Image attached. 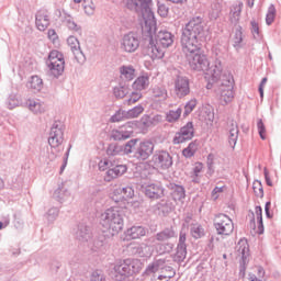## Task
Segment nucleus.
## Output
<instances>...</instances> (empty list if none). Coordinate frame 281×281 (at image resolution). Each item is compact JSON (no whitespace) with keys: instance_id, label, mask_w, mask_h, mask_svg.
<instances>
[{"instance_id":"f257e3e1","label":"nucleus","mask_w":281,"mask_h":281,"mask_svg":"<svg viewBox=\"0 0 281 281\" xmlns=\"http://www.w3.org/2000/svg\"><path fill=\"white\" fill-rule=\"evenodd\" d=\"M206 36L203 18L194 16L182 27L180 47L193 71H204L205 76H211L213 82H216L218 76L223 74V64L221 59L210 64L207 56L201 53V45L205 43Z\"/></svg>"},{"instance_id":"f03ea898","label":"nucleus","mask_w":281,"mask_h":281,"mask_svg":"<svg viewBox=\"0 0 281 281\" xmlns=\"http://www.w3.org/2000/svg\"><path fill=\"white\" fill-rule=\"evenodd\" d=\"M127 8L142 16V38L147 45V55L153 60L166 56V49L175 43V35L170 31L160 30L157 32V20L153 12V0H127Z\"/></svg>"},{"instance_id":"7ed1b4c3","label":"nucleus","mask_w":281,"mask_h":281,"mask_svg":"<svg viewBox=\"0 0 281 281\" xmlns=\"http://www.w3.org/2000/svg\"><path fill=\"white\" fill-rule=\"evenodd\" d=\"M100 225L108 236H116L124 229V211L117 206L106 209L100 215Z\"/></svg>"},{"instance_id":"20e7f679","label":"nucleus","mask_w":281,"mask_h":281,"mask_svg":"<svg viewBox=\"0 0 281 281\" xmlns=\"http://www.w3.org/2000/svg\"><path fill=\"white\" fill-rule=\"evenodd\" d=\"M155 153V143L149 139L132 138L124 145V155H132L137 161H146Z\"/></svg>"},{"instance_id":"39448f33","label":"nucleus","mask_w":281,"mask_h":281,"mask_svg":"<svg viewBox=\"0 0 281 281\" xmlns=\"http://www.w3.org/2000/svg\"><path fill=\"white\" fill-rule=\"evenodd\" d=\"M139 261L135 259H125L123 262L114 266V277L116 281H124L135 273H139Z\"/></svg>"},{"instance_id":"423d86ee","label":"nucleus","mask_w":281,"mask_h":281,"mask_svg":"<svg viewBox=\"0 0 281 281\" xmlns=\"http://www.w3.org/2000/svg\"><path fill=\"white\" fill-rule=\"evenodd\" d=\"M47 76L60 78L65 72V55L58 50H52L46 60Z\"/></svg>"},{"instance_id":"0eeeda50","label":"nucleus","mask_w":281,"mask_h":281,"mask_svg":"<svg viewBox=\"0 0 281 281\" xmlns=\"http://www.w3.org/2000/svg\"><path fill=\"white\" fill-rule=\"evenodd\" d=\"M213 225L220 236H229L234 232V222L223 213L214 216Z\"/></svg>"},{"instance_id":"6e6552de","label":"nucleus","mask_w":281,"mask_h":281,"mask_svg":"<svg viewBox=\"0 0 281 281\" xmlns=\"http://www.w3.org/2000/svg\"><path fill=\"white\" fill-rule=\"evenodd\" d=\"M218 92L221 100L225 102V104L234 100V77L232 75H222Z\"/></svg>"},{"instance_id":"1a4fd4ad","label":"nucleus","mask_w":281,"mask_h":281,"mask_svg":"<svg viewBox=\"0 0 281 281\" xmlns=\"http://www.w3.org/2000/svg\"><path fill=\"white\" fill-rule=\"evenodd\" d=\"M65 142V124L55 121L50 127L48 144L50 148H58Z\"/></svg>"},{"instance_id":"9d476101","label":"nucleus","mask_w":281,"mask_h":281,"mask_svg":"<svg viewBox=\"0 0 281 281\" xmlns=\"http://www.w3.org/2000/svg\"><path fill=\"white\" fill-rule=\"evenodd\" d=\"M151 162L156 168H160V170H168V168H172V156L167 150H156Z\"/></svg>"},{"instance_id":"9b49d317","label":"nucleus","mask_w":281,"mask_h":281,"mask_svg":"<svg viewBox=\"0 0 281 281\" xmlns=\"http://www.w3.org/2000/svg\"><path fill=\"white\" fill-rule=\"evenodd\" d=\"M121 47L127 54L137 52V49H139V36H137L134 32L125 34L122 38Z\"/></svg>"},{"instance_id":"f8f14e48","label":"nucleus","mask_w":281,"mask_h":281,"mask_svg":"<svg viewBox=\"0 0 281 281\" xmlns=\"http://www.w3.org/2000/svg\"><path fill=\"white\" fill-rule=\"evenodd\" d=\"M175 94L177 98H186L190 95V79L186 76L178 75L175 78Z\"/></svg>"},{"instance_id":"ddd939ff","label":"nucleus","mask_w":281,"mask_h":281,"mask_svg":"<svg viewBox=\"0 0 281 281\" xmlns=\"http://www.w3.org/2000/svg\"><path fill=\"white\" fill-rule=\"evenodd\" d=\"M192 137H194V123L188 122L179 132L176 133L172 143L183 144L184 142H190Z\"/></svg>"},{"instance_id":"4468645a","label":"nucleus","mask_w":281,"mask_h":281,"mask_svg":"<svg viewBox=\"0 0 281 281\" xmlns=\"http://www.w3.org/2000/svg\"><path fill=\"white\" fill-rule=\"evenodd\" d=\"M133 137V123L127 122L125 125L120 126L117 130H113L111 138L114 142H124L125 139H131Z\"/></svg>"},{"instance_id":"2eb2a0df","label":"nucleus","mask_w":281,"mask_h":281,"mask_svg":"<svg viewBox=\"0 0 281 281\" xmlns=\"http://www.w3.org/2000/svg\"><path fill=\"white\" fill-rule=\"evenodd\" d=\"M143 190H144V194L148 198V199H162V196H165V189L161 186V183L159 182H153L149 184H145L143 186Z\"/></svg>"},{"instance_id":"dca6fc26","label":"nucleus","mask_w":281,"mask_h":281,"mask_svg":"<svg viewBox=\"0 0 281 281\" xmlns=\"http://www.w3.org/2000/svg\"><path fill=\"white\" fill-rule=\"evenodd\" d=\"M172 238H177V231H175V227L170 226L149 238V243H155L156 240L158 243H168V240H172Z\"/></svg>"},{"instance_id":"f3484780","label":"nucleus","mask_w":281,"mask_h":281,"mask_svg":"<svg viewBox=\"0 0 281 281\" xmlns=\"http://www.w3.org/2000/svg\"><path fill=\"white\" fill-rule=\"evenodd\" d=\"M126 170H128L126 165H117L114 161V166L110 167L105 172L104 181H113V179H117V177L125 175Z\"/></svg>"},{"instance_id":"a211bd4d","label":"nucleus","mask_w":281,"mask_h":281,"mask_svg":"<svg viewBox=\"0 0 281 281\" xmlns=\"http://www.w3.org/2000/svg\"><path fill=\"white\" fill-rule=\"evenodd\" d=\"M49 12L47 10H40L35 15V25L40 32H45L49 27Z\"/></svg>"},{"instance_id":"6ab92c4d","label":"nucleus","mask_w":281,"mask_h":281,"mask_svg":"<svg viewBox=\"0 0 281 281\" xmlns=\"http://www.w3.org/2000/svg\"><path fill=\"white\" fill-rule=\"evenodd\" d=\"M75 237L77 240H80V243H89L91 240V227L85 223L78 224L75 231Z\"/></svg>"},{"instance_id":"aec40b11","label":"nucleus","mask_w":281,"mask_h":281,"mask_svg":"<svg viewBox=\"0 0 281 281\" xmlns=\"http://www.w3.org/2000/svg\"><path fill=\"white\" fill-rule=\"evenodd\" d=\"M148 234V229L144 226H132L126 231V237L132 240H136L137 238H142Z\"/></svg>"},{"instance_id":"412c9836","label":"nucleus","mask_w":281,"mask_h":281,"mask_svg":"<svg viewBox=\"0 0 281 281\" xmlns=\"http://www.w3.org/2000/svg\"><path fill=\"white\" fill-rule=\"evenodd\" d=\"M146 249H148L146 244H130L127 247L128 254L139 256V258H146Z\"/></svg>"},{"instance_id":"4be33fe9","label":"nucleus","mask_w":281,"mask_h":281,"mask_svg":"<svg viewBox=\"0 0 281 281\" xmlns=\"http://www.w3.org/2000/svg\"><path fill=\"white\" fill-rule=\"evenodd\" d=\"M168 188L171 190L173 201H183L186 199V188L183 186L170 183Z\"/></svg>"},{"instance_id":"5701e85b","label":"nucleus","mask_w":281,"mask_h":281,"mask_svg":"<svg viewBox=\"0 0 281 281\" xmlns=\"http://www.w3.org/2000/svg\"><path fill=\"white\" fill-rule=\"evenodd\" d=\"M243 2H238L237 4H233L229 12V21L232 25H236L240 21V14L243 12Z\"/></svg>"},{"instance_id":"b1692460","label":"nucleus","mask_w":281,"mask_h":281,"mask_svg":"<svg viewBox=\"0 0 281 281\" xmlns=\"http://www.w3.org/2000/svg\"><path fill=\"white\" fill-rule=\"evenodd\" d=\"M238 133H239L238 123H236L235 121H232L229 126L228 144L233 148H236V144L238 142Z\"/></svg>"},{"instance_id":"393cba45","label":"nucleus","mask_w":281,"mask_h":281,"mask_svg":"<svg viewBox=\"0 0 281 281\" xmlns=\"http://www.w3.org/2000/svg\"><path fill=\"white\" fill-rule=\"evenodd\" d=\"M26 105L35 115H38V113H45V106L38 99H29V101H26Z\"/></svg>"},{"instance_id":"a878e982","label":"nucleus","mask_w":281,"mask_h":281,"mask_svg":"<svg viewBox=\"0 0 281 281\" xmlns=\"http://www.w3.org/2000/svg\"><path fill=\"white\" fill-rule=\"evenodd\" d=\"M120 74L122 80H126L127 82L135 80V68L133 66H121Z\"/></svg>"},{"instance_id":"bb28decb","label":"nucleus","mask_w":281,"mask_h":281,"mask_svg":"<svg viewBox=\"0 0 281 281\" xmlns=\"http://www.w3.org/2000/svg\"><path fill=\"white\" fill-rule=\"evenodd\" d=\"M29 89L34 91V93H38V91L43 90V80L38 76H32L26 85Z\"/></svg>"},{"instance_id":"cd10ccee","label":"nucleus","mask_w":281,"mask_h":281,"mask_svg":"<svg viewBox=\"0 0 281 281\" xmlns=\"http://www.w3.org/2000/svg\"><path fill=\"white\" fill-rule=\"evenodd\" d=\"M53 196L54 199H57L59 203H66L71 199V193L67 189L59 187L57 190H55Z\"/></svg>"},{"instance_id":"c85d7f7f","label":"nucleus","mask_w":281,"mask_h":281,"mask_svg":"<svg viewBox=\"0 0 281 281\" xmlns=\"http://www.w3.org/2000/svg\"><path fill=\"white\" fill-rule=\"evenodd\" d=\"M237 251L241 256L243 262H247V257L249 256V244H247V239L239 240Z\"/></svg>"},{"instance_id":"c756f323","label":"nucleus","mask_w":281,"mask_h":281,"mask_svg":"<svg viewBox=\"0 0 281 281\" xmlns=\"http://www.w3.org/2000/svg\"><path fill=\"white\" fill-rule=\"evenodd\" d=\"M148 85H150L148 76H140L134 81L133 88L137 89L138 91H144Z\"/></svg>"},{"instance_id":"7c9ffc66","label":"nucleus","mask_w":281,"mask_h":281,"mask_svg":"<svg viewBox=\"0 0 281 281\" xmlns=\"http://www.w3.org/2000/svg\"><path fill=\"white\" fill-rule=\"evenodd\" d=\"M173 248H175V245L172 243L160 241L156 244V249L160 255L170 254V251H172Z\"/></svg>"},{"instance_id":"2f4dec72","label":"nucleus","mask_w":281,"mask_h":281,"mask_svg":"<svg viewBox=\"0 0 281 281\" xmlns=\"http://www.w3.org/2000/svg\"><path fill=\"white\" fill-rule=\"evenodd\" d=\"M114 97L122 100L128 95V86L120 83L113 89Z\"/></svg>"},{"instance_id":"473e14b6","label":"nucleus","mask_w":281,"mask_h":281,"mask_svg":"<svg viewBox=\"0 0 281 281\" xmlns=\"http://www.w3.org/2000/svg\"><path fill=\"white\" fill-rule=\"evenodd\" d=\"M191 236L195 239L203 238L205 236V229L201 224H192L190 227Z\"/></svg>"},{"instance_id":"72a5a7b5","label":"nucleus","mask_w":281,"mask_h":281,"mask_svg":"<svg viewBox=\"0 0 281 281\" xmlns=\"http://www.w3.org/2000/svg\"><path fill=\"white\" fill-rule=\"evenodd\" d=\"M121 153H124V146L115 143L110 144L106 149V155L109 157H116V155H120Z\"/></svg>"},{"instance_id":"f704fd0d","label":"nucleus","mask_w":281,"mask_h":281,"mask_svg":"<svg viewBox=\"0 0 281 281\" xmlns=\"http://www.w3.org/2000/svg\"><path fill=\"white\" fill-rule=\"evenodd\" d=\"M188 256V247L177 246V251L173 256L175 262H183Z\"/></svg>"},{"instance_id":"c9c22d12","label":"nucleus","mask_w":281,"mask_h":281,"mask_svg":"<svg viewBox=\"0 0 281 281\" xmlns=\"http://www.w3.org/2000/svg\"><path fill=\"white\" fill-rule=\"evenodd\" d=\"M142 113H144V106H142V105H136L133 109L125 111V115H126L127 120H133L135 117H139V115H142Z\"/></svg>"},{"instance_id":"e433bc0d","label":"nucleus","mask_w":281,"mask_h":281,"mask_svg":"<svg viewBox=\"0 0 281 281\" xmlns=\"http://www.w3.org/2000/svg\"><path fill=\"white\" fill-rule=\"evenodd\" d=\"M257 223H258V234H265V224L262 222V206L255 207Z\"/></svg>"},{"instance_id":"4c0bfd02","label":"nucleus","mask_w":281,"mask_h":281,"mask_svg":"<svg viewBox=\"0 0 281 281\" xmlns=\"http://www.w3.org/2000/svg\"><path fill=\"white\" fill-rule=\"evenodd\" d=\"M153 95L154 98H162V100H166V98H168V90H166L165 87L155 86L153 89Z\"/></svg>"},{"instance_id":"58836bf2","label":"nucleus","mask_w":281,"mask_h":281,"mask_svg":"<svg viewBox=\"0 0 281 281\" xmlns=\"http://www.w3.org/2000/svg\"><path fill=\"white\" fill-rule=\"evenodd\" d=\"M181 113H182L181 108H178L177 110H170L166 116L167 122H170V123L177 122V120L181 117Z\"/></svg>"},{"instance_id":"ea45409f","label":"nucleus","mask_w":281,"mask_h":281,"mask_svg":"<svg viewBox=\"0 0 281 281\" xmlns=\"http://www.w3.org/2000/svg\"><path fill=\"white\" fill-rule=\"evenodd\" d=\"M124 120H127L126 117V111L124 110H117L111 117L110 122L112 124H115V122H124Z\"/></svg>"},{"instance_id":"a19ab883","label":"nucleus","mask_w":281,"mask_h":281,"mask_svg":"<svg viewBox=\"0 0 281 281\" xmlns=\"http://www.w3.org/2000/svg\"><path fill=\"white\" fill-rule=\"evenodd\" d=\"M276 5L274 4H270L268 8V12L266 15V23L267 25H271L273 23V21H276Z\"/></svg>"},{"instance_id":"79ce46f5","label":"nucleus","mask_w":281,"mask_h":281,"mask_svg":"<svg viewBox=\"0 0 281 281\" xmlns=\"http://www.w3.org/2000/svg\"><path fill=\"white\" fill-rule=\"evenodd\" d=\"M252 190L255 192V195L259 199H262V196H265V189L262 188L261 181L255 180L252 183Z\"/></svg>"},{"instance_id":"37998d69","label":"nucleus","mask_w":281,"mask_h":281,"mask_svg":"<svg viewBox=\"0 0 281 281\" xmlns=\"http://www.w3.org/2000/svg\"><path fill=\"white\" fill-rule=\"evenodd\" d=\"M58 214H59L58 207H52L46 212L45 218L47 220L48 223H54V221L58 218Z\"/></svg>"},{"instance_id":"c03bdc74","label":"nucleus","mask_w":281,"mask_h":281,"mask_svg":"<svg viewBox=\"0 0 281 281\" xmlns=\"http://www.w3.org/2000/svg\"><path fill=\"white\" fill-rule=\"evenodd\" d=\"M201 172H203V162H196L195 166L193 167V183H199V177H201Z\"/></svg>"},{"instance_id":"a18cd8bd","label":"nucleus","mask_w":281,"mask_h":281,"mask_svg":"<svg viewBox=\"0 0 281 281\" xmlns=\"http://www.w3.org/2000/svg\"><path fill=\"white\" fill-rule=\"evenodd\" d=\"M113 166H115V160L104 158V159L100 160V162H99V170H101V171L110 170V168H113Z\"/></svg>"},{"instance_id":"49530a36","label":"nucleus","mask_w":281,"mask_h":281,"mask_svg":"<svg viewBox=\"0 0 281 281\" xmlns=\"http://www.w3.org/2000/svg\"><path fill=\"white\" fill-rule=\"evenodd\" d=\"M195 108H196V99H191L184 105L183 117H188V115H190V113H192V111H194Z\"/></svg>"},{"instance_id":"de8ad7c7","label":"nucleus","mask_w":281,"mask_h":281,"mask_svg":"<svg viewBox=\"0 0 281 281\" xmlns=\"http://www.w3.org/2000/svg\"><path fill=\"white\" fill-rule=\"evenodd\" d=\"M72 54L79 65H85V63H87V57L85 56V53H82V49L80 47L72 50Z\"/></svg>"},{"instance_id":"09e8293b","label":"nucleus","mask_w":281,"mask_h":281,"mask_svg":"<svg viewBox=\"0 0 281 281\" xmlns=\"http://www.w3.org/2000/svg\"><path fill=\"white\" fill-rule=\"evenodd\" d=\"M243 43V26H237L234 35V47H240Z\"/></svg>"},{"instance_id":"8fccbe9b","label":"nucleus","mask_w":281,"mask_h":281,"mask_svg":"<svg viewBox=\"0 0 281 281\" xmlns=\"http://www.w3.org/2000/svg\"><path fill=\"white\" fill-rule=\"evenodd\" d=\"M251 25V34L255 38V41H260V26L258 25V22H256L255 20H252L250 22Z\"/></svg>"},{"instance_id":"3c124183","label":"nucleus","mask_w":281,"mask_h":281,"mask_svg":"<svg viewBox=\"0 0 281 281\" xmlns=\"http://www.w3.org/2000/svg\"><path fill=\"white\" fill-rule=\"evenodd\" d=\"M121 194L123 199H133V196H135V191L133 190V187H123L121 189Z\"/></svg>"},{"instance_id":"603ef678","label":"nucleus","mask_w":281,"mask_h":281,"mask_svg":"<svg viewBox=\"0 0 281 281\" xmlns=\"http://www.w3.org/2000/svg\"><path fill=\"white\" fill-rule=\"evenodd\" d=\"M67 43H68L71 52H76V49L80 48V42L78 41V38H76V36H69L67 38Z\"/></svg>"},{"instance_id":"864d4df0","label":"nucleus","mask_w":281,"mask_h":281,"mask_svg":"<svg viewBox=\"0 0 281 281\" xmlns=\"http://www.w3.org/2000/svg\"><path fill=\"white\" fill-rule=\"evenodd\" d=\"M102 247H104V237L94 238L91 246L92 251H98Z\"/></svg>"},{"instance_id":"5fc2aeb1","label":"nucleus","mask_w":281,"mask_h":281,"mask_svg":"<svg viewBox=\"0 0 281 281\" xmlns=\"http://www.w3.org/2000/svg\"><path fill=\"white\" fill-rule=\"evenodd\" d=\"M257 128H258L259 137L261 139H267V136L265 135V133H267V127L265 126V123L262 122V119L258 120Z\"/></svg>"},{"instance_id":"6e6d98bb","label":"nucleus","mask_w":281,"mask_h":281,"mask_svg":"<svg viewBox=\"0 0 281 281\" xmlns=\"http://www.w3.org/2000/svg\"><path fill=\"white\" fill-rule=\"evenodd\" d=\"M5 106L7 109H16V106H19V100H16V97L11 95L5 101Z\"/></svg>"},{"instance_id":"4d7b16f0","label":"nucleus","mask_w":281,"mask_h":281,"mask_svg":"<svg viewBox=\"0 0 281 281\" xmlns=\"http://www.w3.org/2000/svg\"><path fill=\"white\" fill-rule=\"evenodd\" d=\"M66 25L68 30H74V32H80V26L71 19V16L66 18Z\"/></svg>"},{"instance_id":"13d9d810","label":"nucleus","mask_w":281,"mask_h":281,"mask_svg":"<svg viewBox=\"0 0 281 281\" xmlns=\"http://www.w3.org/2000/svg\"><path fill=\"white\" fill-rule=\"evenodd\" d=\"M206 77L209 78L206 89H212V87H214V85H216V87L221 86V79L223 78V76H221V74L218 75V79L216 81L212 80V76H206Z\"/></svg>"},{"instance_id":"bf43d9fd","label":"nucleus","mask_w":281,"mask_h":281,"mask_svg":"<svg viewBox=\"0 0 281 281\" xmlns=\"http://www.w3.org/2000/svg\"><path fill=\"white\" fill-rule=\"evenodd\" d=\"M168 11H169V9L166 4H164V3L158 4V14L160 16H162V18L168 16Z\"/></svg>"},{"instance_id":"052dcab7","label":"nucleus","mask_w":281,"mask_h":281,"mask_svg":"<svg viewBox=\"0 0 281 281\" xmlns=\"http://www.w3.org/2000/svg\"><path fill=\"white\" fill-rule=\"evenodd\" d=\"M90 281H106V279L101 272L94 271L90 277Z\"/></svg>"},{"instance_id":"680f3d73","label":"nucleus","mask_w":281,"mask_h":281,"mask_svg":"<svg viewBox=\"0 0 281 281\" xmlns=\"http://www.w3.org/2000/svg\"><path fill=\"white\" fill-rule=\"evenodd\" d=\"M157 267L155 266L154 261L151 263H149L146 269H145V276H150L153 273H157Z\"/></svg>"},{"instance_id":"e2e57ef3","label":"nucleus","mask_w":281,"mask_h":281,"mask_svg":"<svg viewBox=\"0 0 281 281\" xmlns=\"http://www.w3.org/2000/svg\"><path fill=\"white\" fill-rule=\"evenodd\" d=\"M60 267H63L60 261L55 260L49 263V269L53 273H58V269H60Z\"/></svg>"},{"instance_id":"0e129e2a","label":"nucleus","mask_w":281,"mask_h":281,"mask_svg":"<svg viewBox=\"0 0 281 281\" xmlns=\"http://www.w3.org/2000/svg\"><path fill=\"white\" fill-rule=\"evenodd\" d=\"M153 262L157 271H159L160 269L164 270L166 267V259H155Z\"/></svg>"},{"instance_id":"69168bd1","label":"nucleus","mask_w":281,"mask_h":281,"mask_svg":"<svg viewBox=\"0 0 281 281\" xmlns=\"http://www.w3.org/2000/svg\"><path fill=\"white\" fill-rule=\"evenodd\" d=\"M186 240H187L186 232L181 231V232H180V235H179L178 247H188V246L186 245Z\"/></svg>"},{"instance_id":"338daca9","label":"nucleus","mask_w":281,"mask_h":281,"mask_svg":"<svg viewBox=\"0 0 281 281\" xmlns=\"http://www.w3.org/2000/svg\"><path fill=\"white\" fill-rule=\"evenodd\" d=\"M142 99V93L133 92L131 98L128 99L130 104H135V102H138Z\"/></svg>"},{"instance_id":"774afa93","label":"nucleus","mask_w":281,"mask_h":281,"mask_svg":"<svg viewBox=\"0 0 281 281\" xmlns=\"http://www.w3.org/2000/svg\"><path fill=\"white\" fill-rule=\"evenodd\" d=\"M265 212L267 218H273V214H271V201L266 202Z\"/></svg>"}]
</instances>
